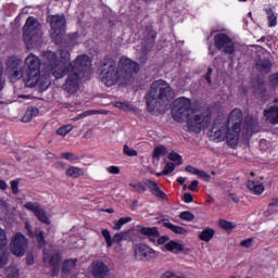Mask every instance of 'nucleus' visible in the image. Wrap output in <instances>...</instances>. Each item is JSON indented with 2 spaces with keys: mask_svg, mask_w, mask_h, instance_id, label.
<instances>
[{
  "mask_svg": "<svg viewBox=\"0 0 278 278\" xmlns=\"http://www.w3.org/2000/svg\"><path fill=\"white\" fill-rule=\"evenodd\" d=\"M11 190L13 194H18V180L11 181Z\"/></svg>",
  "mask_w": 278,
  "mask_h": 278,
  "instance_id": "60",
  "label": "nucleus"
},
{
  "mask_svg": "<svg viewBox=\"0 0 278 278\" xmlns=\"http://www.w3.org/2000/svg\"><path fill=\"white\" fill-rule=\"evenodd\" d=\"M71 131H73V125H65L60 127L56 130L58 136H66L67 134H71Z\"/></svg>",
  "mask_w": 278,
  "mask_h": 278,
  "instance_id": "43",
  "label": "nucleus"
},
{
  "mask_svg": "<svg viewBox=\"0 0 278 278\" xmlns=\"http://www.w3.org/2000/svg\"><path fill=\"white\" fill-rule=\"evenodd\" d=\"M146 103L148 112H159V110L168 101L175 99V91L170 84L163 79L155 80L147 91Z\"/></svg>",
  "mask_w": 278,
  "mask_h": 278,
  "instance_id": "2",
  "label": "nucleus"
},
{
  "mask_svg": "<svg viewBox=\"0 0 278 278\" xmlns=\"http://www.w3.org/2000/svg\"><path fill=\"white\" fill-rule=\"evenodd\" d=\"M241 131L242 127H240V125L232 124L231 128H229L227 119L218 117L213 123L211 136L214 140H218V142L226 139L228 147H230V149H236V147H238V141L240 140Z\"/></svg>",
  "mask_w": 278,
  "mask_h": 278,
  "instance_id": "4",
  "label": "nucleus"
},
{
  "mask_svg": "<svg viewBox=\"0 0 278 278\" xmlns=\"http://www.w3.org/2000/svg\"><path fill=\"white\" fill-rule=\"evenodd\" d=\"M152 48H149L147 45H142L141 47V55L139 56V62L141 64H147V60H149L148 53L151 51Z\"/></svg>",
  "mask_w": 278,
  "mask_h": 278,
  "instance_id": "35",
  "label": "nucleus"
},
{
  "mask_svg": "<svg viewBox=\"0 0 278 278\" xmlns=\"http://www.w3.org/2000/svg\"><path fill=\"white\" fill-rule=\"evenodd\" d=\"M143 184L147 188H149L150 192H152L154 197H157L159 199L163 200L166 199V193H164V191H161L160 186H157V182L151 179H146Z\"/></svg>",
  "mask_w": 278,
  "mask_h": 278,
  "instance_id": "18",
  "label": "nucleus"
},
{
  "mask_svg": "<svg viewBox=\"0 0 278 278\" xmlns=\"http://www.w3.org/2000/svg\"><path fill=\"white\" fill-rule=\"evenodd\" d=\"M168 160H170L172 162H178L177 166H181V164H182L181 155H179V153H177V152L169 153Z\"/></svg>",
  "mask_w": 278,
  "mask_h": 278,
  "instance_id": "46",
  "label": "nucleus"
},
{
  "mask_svg": "<svg viewBox=\"0 0 278 278\" xmlns=\"http://www.w3.org/2000/svg\"><path fill=\"white\" fill-rule=\"evenodd\" d=\"M35 216L38 218V220H40V223H45V225H51V220L47 216L45 208L41 207Z\"/></svg>",
  "mask_w": 278,
  "mask_h": 278,
  "instance_id": "33",
  "label": "nucleus"
},
{
  "mask_svg": "<svg viewBox=\"0 0 278 278\" xmlns=\"http://www.w3.org/2000/svg\"><path fill=\"white\" fill-rule=\"evenodd\" d=\"M165 251H172L173 253H180V251H184V244L176 242V241H169L164 245Z\"/></svg>",
  "mask_w": 278,
  "mask_h": 278,
  "instance_id": "28",
  "label": "nucleus"
},
{
  "mask_svg": "<svg viewBox=\"0 0 278 278\" xmlns=\"http://www.w3.org/2000/svg\"><path fill=\"white\" fill-rule=\"evenodd\" d=\"M254 92L256 94H264V92H266V85H264L263 83H258V86L254 87Z\"/></svg>",
  "mask_w": 278,
  "mask_h": 278,
  "instance_id": "56",
  "label": "nucleus"
},
{
  "mask_svg": "<svg viewBox=\"0 0 278 278\" xmlns=\"http://www.w3.org/2000/svg\"><path fill=\"white\" fill-rule=\"evenodd\" d=\"M106 170L111 175H118L121 173V168L118 166H110Z\"/></svg>",
  "mask_w": 278,
  "mask_h": 278,
  "instance_id": "61",
  "label": "nucleus"
},
{
  "mask_svg": "<svg viewBox=\"0 0 278 278\" xmlns=\"http://www.w3.org/2000/svg\"><path fill=\"white\" fill-rule=\"evenodd\" d=\"M161 223L163 224V227H166L167 229L173 231V233H177L178 236H188V229L181 226L174 225L168 219H162Z\"/></svg>",
  "mask_w": 278,
  "mask_h": 278,
  "instance_id": "20",
  "label": "nucleus"
},
{
  "mask_svg": "<svg viewBox=\"0 0 278 278\" xmlns=\"http://www.w3.org/2000/svg\"><path fill=\"white\" fill-rule=\"evenodd\" d=\"M157 240V244H166V242H168V240H170V238L168 236H162V237H156Z\"/></svg>",
  "mask_w": 278,
  "mask_h": 278,
  "instance_id": "63",
  "label": "nucleus"
},
{
  "mask_svg": "<svg viewBox=\"0 0 278 278\" xmlns=\"http://www.w3.org/2000/svg\"><path fill=\"white\" fill-rule=\"evenodd\" d=\"M130 188H134L136 190V192H138L139 194L144 193V191L147 190V187H144V185H142V182H138V184H129Z\"/></svg>",
  "mask_w": 278,
  "mask_h": 278,
  "instance_id": "49",
  "label": "nucleus"
},
{
  "mask_svg": "<svg viewBox=\"0 0 278 278\" xmlns=\"http://www.w3.org/2000/svg\"><path fill=\"white\" fill-rule=\"evenodd\" d=\"M182 200L185 203H192V201H194V197H192V193H185Z\"/></svg>",
  "mask_w": 278,
  "mask_h": 278,
  "instance_id": "62",
  "label": "nucleus"
},
{
  "mask_svg": "<svg viewBox=\"0 0 278 278\" xmlns=\"http://www.w3.org/2000/svg\"><path fill=\"white\" fill-rule=\"evenodd\" d=\"M198 177H201V179H204V181H210L212 179V176L210 174L205 173V170L198 169Z\"/></svg>",
  "mask_w": 278,
  "mask_h": 278,
  "instance_id": "58",
  "label": "nucleus"
},
{
  "mask_svg": "<svg viewBox=\"0 0 278 278\" xmlns=\"http://www.w3.org/2000/svg\"><path fill=\"white\" fill-rule=\"evenodd\" d=\"M255 66L262 75H268L273 71V62L268 59H262L260 55L255 59Z\"/></svg>",
  "mask_w": 278,
  "mask_h": 278,
  "instance_id": "15",
  "label": "nucleus"
},
{
  "mask_svg": "<svg viewBox=\"0 0 278 278\" xmlns=\"http://www.w3.org/2000/svg\"><path fill=\"white\" fill-rule=\"evenodd\" d=\"M100 79L108 88L116 86L118 81L127 86L134 81L140 64L129 58H122L118 64L114 59H104L100 63Z\"/></svg>",
  "mask_w": 278,
  "mask_h": 278,
  "instance_id": "1",
  "label": "nucleus"
},
{
  "mask_svg": "<svg viewBox=\"0 0 278 278\" xmlns=\"http://www.w3.org/2000/svg\"><path fill=\"white\" fill-rule=\"evenodd\" d=\"M60 253L58 252H48L47 250H43V262L45 264H49V266H53L52 270V277H56L58 273H60V269L56 268L60 264Z\"/></svg>",
  "mask_w": 278,
  "mask_h": 278,
  "instance_id": "14",
  "label": "nucleus"
},
{
  "mask_svg": "<svg viewBox=\"0 0 278 278\" xmlns=\"http://www.w3.org/2000/svg\"><path fill=\"white\" fill-rule=\"evenodd\" d=\"M92 66V61L90 56L83 54L78 55L75 61L71 62L68 65V76L63 85V89L68 94H75L79 90V81L84 78V73Z\"/></svg>",
  "mask_w": 278,
  "mask_h": 278,
  "instance_id": "3",
  "label": "nucleus"
},
{
  "mask_svg": "<svg viewBox=\"0 0 278 278\" xmlns=\"http://www.w3.org/2000/svg\"><path fill=\"white\" fill-rule=\"evenodd\" d=\"M127 223H131V217H122V218H119L113 225L114 231H121V229H123V225H127Z\"/></svg>",
  "mask_w": 278,
  "mask_h": 278,
  "instance_id": "34",
  "label": "nucleus"
},
{
  "mask_svg": "<svg viewBox=\"0 0 278 278\" xmlns=\"http://www.w3.org/2000/svg\"><path fill=\"white\" fill-rule=\"evenodd\" d=\"M212 124V113L208 111L199 113L193 112L187 121L189 131L200 134L202 129H206Z\"/></svg>",
  "mask_w": 278,
  "mask_h": 278,
  "instance_id": "7",
  "label": "nucleus"
},
{
  "mask_svg": "<svg viewBox=\"0 0 278 278\" xmlns=\"http://www.w3.org/2000/svg\"><path fill=\"white\" fill-rule=\"evenodd\" d=\"M123 240H131V230L117 232L113 236V244H121Z\"/></svg>",
  "mask_w": 278,
  "mask_h": 278,
  "instance_id": "25",
  "label": "nucleus"
},
{
  "mask_svg": "<svg viewBox=\"0 0 278 278\" xmlns=\"http://www.w3.org/2000/svg\"><path fill=\"white\" fill-rule=\"evenodd\" d=\"M8 244V237L5 236V231L0 229V249H3Z\"/></svg>",
  "mask_w": 278,
  "mask_h": 278,
  "instance_id": "53",
  "label": "nucleus"
},
{
  "mask_svg": "<svg viewBox=\"0 0 278 278\" xmlns=\"http://www.w3.org/2000/svg\"><path fill=\"white\" fill-rule=\"evenodd\" d=\"M269 84H270V86H274L275 88L278 87V73L271 74L269 76Z\"/></svg>",
  "mask_w": 278,
  "mask_h": 278,
  "instance_id": "57",
  "label": "nucleus"
},
{
  "mask_svg": "<svg viewBox=\"0 0 278 278\" xmlns=\"http://www.w3.org/2000/svg\"><path fill=\"white\" fill-rule=\"evenodd\" d=\"M51 73L55 79H62L67 73H68V67L60 61H55L54 63H51Z\"/></svg>",
  "mask_w": 278,
  "mask_h": 278,
  "instance_id": "16",
  "label": "nucleus"
},
{
  "mask_svg": "<svg viewBox=\"0 0 278 278\" xmlns=\"http://www.w3.org/2000/svg\"><path fill=\"white\" fill-rule=\"evenodd\" d=\"M9 77L11 81H18L23 77V70H15L12 72H9Z\"/></svg>",
  "mask_w": 278,
  "mask_h": 278,
  "instance_id": "41",
  "label": "nucleus"
},
{
  "mask_svg": "<svg viewBox=\"0 0 278 278\" xmlns=\"http://www.w3.org/2000/svg\"><path fill=\"white\" fill-rule=\"evenodd\" d=\"M139 231L142 236H147L150 242H155L156 238H160V231H157V228L155 227H143Z\"/></svg>",
  "mask_w": 278,
  "mask_h": 278,
  "instance_id": "23",
  "label": "nucleus"
},
{
  "mask_svg": "<svg viewBox=\"0 0 278 278\" xmlns=\"http://www.w3.org/2000/svg\"><path fill=\"white\" fill-rule=\"evenodd\" d=\"M214 42L216 49L226 53V55H233L236 52V46L233 45V40L229 38V36L225 34H218L214 37Z\"/></svg>",
  "mask_w": 278,
  "mask_h": 278,
  "instance_id": "9",
  "label": "nucleus"
},
{
  "mask_svg": "<svg viewBox=\"0 0 278 278\" xmlns=\"http://www.w3.org/2000/svg\"><path fill=\"white\" fill-rule=\"evenodd\" d=\"M214 233H216V231H214V229H212V228H206V229H204V230L199 235V238H200V240H202L203 242H210V240H212V238H214Z\"/></svg>",
  "mask_w": 278,
  "mask_h": 278,
  "instance_id": "31",
  "label": "nucleus"
},
{
  "mask_svg": "<svg viewBox=\"0 0 278 278\" xmlns=\"http://www.w3.org/2000/svg\"><path fill=\"white\" fill-rule=\"evenodd\" d=\"M24 207H25V210H28L29 212H33V214H35V216L42 208V206L38 202H26L24 204Z\"/></svg>",
  "mask_w": 278,
  "mask_h": 278,
  "instance_id": "32",
  "label": "nucleus"
},
{
  "mask_svg": "<svg viewBox=\"0 0 278 278\" xmlns=\"http://www.w3.org/2000/svg\"><path fill=\"white\" fill-rule=\"evenodd\" d=\"M199 186V181L198 180H193L191 182V186H189V190H191V192H199V189L197 188Z\"/></svg>",
  "mask_w": 278,
  "mask_h": 278,
  "instance_id": "64",
  "label": "nucleus"
},
{
  "mask_svg": "<svg viewBox=\"0 0 278 278\" xmlns=\"http://www.w3.org/2000/svg\"><path fill=\"white\" fill-rule=\"evenodd\" d=\"M10 248L13 255H16V257H23V255H25V251H27V238H25L21 232L15 233L12 237Z\"/></svg>",
  "mask_w": 278,
  "mask_h": 278,
  "instance_id": "11",
  "label": "nucleus"
},
{
  "mask_svg": "<svg viewBox=\"0 0 278 278\" xmlns=\"http://www.w3.org/2000/svg\"><path fill=\"white\" fill-rule=\"evenodd\" d=\"M59 55L61 58L59 62H62V64L66 65L67 62H71V52L68 50H60Z\"/></svg>",
  "mask_w": 278,
  "mask_h": 278,
  "instance_id": "39",
  "label": "nucleus"
},
{
  "mask_svg": "<svg viewBox=\"0 0 278 278\" xmlns=\"http://www.w3.org/2000/svg\"><path fill=\"white\" fill-rule=\"evenodd\" d=\"M226 121L227 125L232 123V125H239V127H242V111L240 109L232 110L228 119Z\"/></svg>",
  "mask_w": 278,
  "mask_h": 278,
  "instance_id": "22",
  "label": "nucleus"
},
{
  "mask_svg": "<svg viewBox=\"0 0 278 278\" xmlns=\"http://www.w3.org/2000/svg\"><path fill=\"white\" fill-rule=\"evenodd\" d=\"M61 156L63 157V160H68L70 162L77 160V157H75V154L71 152H64L61 154Z\"/></svg>",
  "mask_w": 278,
  "mask_h": 278,
  "instance_id": "59",
  "label": "nucleus"
},
{
  "mask_svg": "<svg viewBox=\"0 0 278 278\" xmlns=\"http://www.w3.org/2000/svg\"><path fill=\"white\" fill-rule=\"evenodd\" d=\"M45 58L48 60V62H50V66L55 62H60V60H58V55H55V52L48 51L45 53Z\"/></svg>",
  "mask_w": 278,
  "mask_h": 278,
  "instance_id": "45",
  "label": "nucleus"
},
{
  "mask_svg": "<svg viewBox=\"0 0 278 278\" xmlns=\"http://www.w3.org/2000/svg\"><path fill=\"white\" fill-rule=\"evenodd\" d=\"M42 25L34 17H28L23 27L24 42L27 45H38L42 38Z\"/></svg>",
  "mask_w": 278,
  "mask_h": 278,
  "instance_id": "5",
  "label": "nucleus"
},
{
  "mask_svg": "<svg viewBox=\"0 0 278 278\" xmlns=\"http://www.w3.org/2000/svg\"><path fill=\"white\" fill-rule=\"evenodd\" d=\"M25 64L28 68L27 72H33V73H40V59L35 55L34 53H30L26 59H25Z\"/></svg>",
  "mask_w": 278,
  "mask_h": 278,
  "instance_id": "17",
  "label": "nucleus"
},
{
  "mask_svg": "<svg viewBox=\"0 0 278 278\" xmlns=\"http://www.w3.org/2000/svg\"><path fill=\"white\" fill-rule=\"evenodd\" d=\"M267 18L269 21L268 25L269 27H275L277 25V16L275 15V12L273 9H266Z\"/></svg>",
  "mask_w": 278,
  "mask_h": 278,
  "instance_id": "37",
  "label": "nucleus"
},
{
  "mask_svg": "<svg viewBox=\"0 0 278 278\" xmlns=\"http://www.w3.org/2000/svg\"><path fill=\"white\" fill-rule=\"evenodd\" d=\"M175 170V164L174 163H167L162 170V175H170Z\"/></svg>",
  "mask_w": 278,
  "mask_h": 278,
  "instance_id": "52",
  "label": "nucleus"
},
{
  "mask_svg": "<svg viewBox=\"0 0 278 278\" xmlns=\"http://www.w3.org/2000/svg\"><path fill=\"white\" fill-rule=\"evenodd\" d=\"M35 236L37 238L39 247H45V244H47V241L45 240V231L37 229L35 231Z\"/></svg>",
  "mask_w": 278,
  "mask_h": 278,
  "instance_id": "44",
  "label": "nucleus"
},
{
  "mask_svg": "<svg viewBox=\"0 0 278 278\" xmlns=\"http://www.w3.org/2000/svg\"><path fill=\"white\" fill-rule=\"evenodd\" d=\"M264 116L267 123L271 125L278 124V106H270L269 110L264 111Z\"/></svg>",
  "mask_w": 278,
  "mask_h": 278,
  "instance_id": "21",
  "label": "nucleus"
},
{
  "mask_svg": "<svg viewBox=\"0 0 278 278\" xmlns=\"http://www.w3.org/2000/svg\"><path fill=\"white\" fill-rule=\"evenodd\" d=\"M135 258L139 262H151L157 257V252L144 243L136 244L134 248Z\"/></svg>",
  "mask_w": 278,
  "mask_h": 278,
  "instance_id": "10",
  "label": "nucleus"
},
{
  "mask_svg": "<svg viewBox=\"0 0 278 278\" xmlns=\"http://www.w3.org/2000/svg\"><path fill=\"white\" fill-rule=\"evenodd\" d=\"M91 275L94 278H110V267L102 261L91 263Z\"/></svg>",
  "mask_w": 278,
  "mask_h": 278,
  "instance_id": "13",
  "label": "nucleus"
},
{
  "mask_svg": "<svg viewBox=\"0 0 278 278\" xmlns=\"http://www.w3.org/2000/svg\"><path fill=\"white\" fill-rule=\"evenodd\" d=\"M115 108H118V110H124V112H129V110H131V105L125 102H115Z\"/></svg>",
  "mask_w": 278,
  "mask_h": 278,
  "instance_id": "54",
  "label": "nucleus"
},
{
  "mask_svg": "<svg viewBox=\"0 0 278 278\" xmlns=\"http://www.w3.org/2000/svg\"><path fill=\"white\" fill-rule=\"evenodd\" d=\"M179 218L181 220H187L188 223H192L194 220V214L190 211H185L179 214Z\"/></svg>",
  "mask_w": 278,
  "mask_h": 278,
  "instance_id": "42",
  "label": "nucleus"
},
{
  "mask_svg": "<svg viewBox=\"0 0 278 278\" xmlns=\"http://www.w3.org/2000/svg\"><path fill=\"white\" fill-rule=\"evenodd\" d=\"M192 101L187 98H178L174 102V106L172 109V116L176 123H184L192 116Z\"/></svg>",
  "mask_w": 278,
  "mask_h": 278,
  "instance_id": "6",
  "label": "nucleus"
},
{
  "mask_svg": "<svg viewBox=\"0 0 278 278\" xmlns=\"http://www.w3.org/2000/svg\"><path fill=\"white\" fill-rule=\"evenodd\" d=\"M25 86L27 88H38L43 91L47 90L51 86V80L48 76H40V72H27V76L25 78Z\"/></svg>",
  "mask_w": 278,
  "mask_h": 278,
  "instance_id": "8",
  "label": "nucleus"
},
{
  "mask_svg": "<svg viewBox=\"0 0 278 278\" xmlns=\"http://www.w3.org/2000/svg\"><path fill=\"white\" fill-rule=\"evenodd\" d=\"M48 23L51 26V36H62L66 29V17L64 15H50L47 17Z\"/></svg>",
  "mask_w": 278,
  "mask_h": 278,
  "instance_id": "12",
  "label": "nucleus"
},
{
  "mask_svg": "<svg viewBox=\"0 0 278 278\" xmlns=\"http://www.w3.org/2000/svg\"><path fill=\"white\" fill-rule=\"evenodd\" d=\"M248 188L249 190H251V192H253L254 194H262L265 190L264 185L250 180L248 182Z\"/></svg>",
  "mask_w": 278,
  "mask_h": 278,
  "instance_id": "29",
  "label": "nucleus"
},
{
  "mask_svg": "<svg viewBox=\"0 0 278 278\" xmlns=\"http://www.w3.org/2000/svg\"><path fill=\"white\" fill-rule=\"evenodd\" d=\"M143 36L144 37H143L142 45H147L149 48H153V45L155 42V38L157 36L155 30H153V26L146 27Z\"/></svg>",
  "mask_w": 278,
  "mask_h": 278,
  "instance_id": "19",
  "label": "nucleus"
},
{
  "mask_svg": "<svg viewBox=\"0 0 278 278\" xmlns=\"http://www.w3.org/2000/svg\"><path fill=\"white\" fill-rule=\"evenodd\" d=\"M161 155H166V147L161 146L154 149L153 157H156V160H160Z\"/></svg>",
  "mask_w": 278,
  "mask_h": 278,
  "instance_id": "48",
  "label": "nucleus"
},
{
  "mask_svg": "<svg viewBox=\"0 0 278 278\" xmlns=\"http://www.w3.org/2000/svg\"><path fill=\"white\" fill-rule=\"evenodd\" d=\"M77 260H67L63 263L62 273H71L75 268Z\"/></svg>",
  "mask_w": 278,
  "mask_h": 278,
  "instance_id": "36",
  "label": "nucleus"
},
{
  "mask_svg": "<svg viewBox=\"0 0 278 278\" xmlns=\"http://www.w3.org/2000/svg\"><path fill=\"white\" fill-rule=\"evenodd\" d=\"M18 268L17 267H9L7 278H18Z\"/></svg>",
  "mask_w": 278,
  "mask_h": 278,
  "instance_id": "51",
  "label": "nucleus"
},
{
  "mask_svg": "<svg viewBox=\"0 0 278 278\" xmlns=\"http://www.w3.org/2000/svg\"><path fill=\"white\" fill-rule=\"evenodd\" d=\"M240 247H242L243 249H251L253 247V238L241 241Z\"/></svg>",
  "mask_w": 278,
  "mask_h": 278,
  "instance_id": "55",
  "label": "nucleus"
},
{
  "mask_svg": "<svg viewBox=\"0 0 278 278\" xmlns=\"http://www.w3.org/2000/svg\"><path fill=\"white\" fill-rule=\"evenodd\" d=\"M219 226L222 227V229H226V230L236 229V224L231 222H227L226 219H220Z\"/></svg>",
  "mask_w": 278,
  "mask_h": 278,
  "instance_id": "47",
  "label": "nucleus"
},
{
  "mask_svg": "<svg viewBox=\"0 0 278 278\" xmlns=\"http://www.w3.org/2000/svg\"><path fill=\"white\" fill-rule=\"evenodd\" d=\"M65 175L72 179H79V177H84V175H86V172H84V168L81 167L72 166L66 169Z\"/></svg>",
  "mask_w": 278,
  "mask_h": 278,
  "instance_id": "24",
  "label": "nucleus"
},
{
  "mask_svg": "<svg viewBox=\"0 0 278 278\" xmlns=\"http://www.w3.org/2000/svg\"><path fill=\"white\" fill-rule=\"evenodd\" d=\"M102 236L105 239L106 247H112L114 244V237L112 238V235L110 233V230L102 229Z\"/></svg>",
  "mask_w": 278,
  "mask_h": 278,
  "instance_id": "40",
  "label": "nucleus"
},
{
  "mask_svg": "<svg viewBox=\"0 0 278 278\" xmlns=\"http://www.w3.org/2000/svg\"><path fill=\"white\" fill-rule=\"evenodd\" d=\"M277 207H278V199H275L268 204V207L266 211L267 216H273V214L277 212Z\"/></svg>",
  "mask_w": 278,
  "mask_h": 278,
  "instance_id": "38",
  "label": "nucleus"
},
{
  "mask_svg": "<svg viewBox=\"0 0 278 278\" xmlns=\"http://www.w3.org/2000/svg\"><path fill=\"white\" fill-rule=\"evenodd\" d=\"M124 155H127L128 157H136L138 155V151L129 148V146H124Z\"/></svg>",
  "mask_w": 278,
  "mask_h": 278,
  "instance_id": "50",
  "label": "nucleus"
},
{
  "mask_svg": "<svg viewBox=\"0 0 278 278\" xmlns=\"http://www.w3.org/2000/svg\"><path fill=\"white\" fill-rule=\"evenodd\" d=\"M245 127L248 129V135L252 136L254 131H257V118L255 117H248L245 119Z\"/></svg>",
  "mask_w": 278,
  "mask_h": 278,
  "instance_id": "27",
  "label": "nucleus"
},
{
  "mask_svg": "<svg viewBox=\"0 0 278 278\" xmlns=\"http://www.w3.org/2000/svg\"><path fill=\"white\" fill-rule=\"evenodd\" d=\"M38 114H40V111L38 110V108L36 106H31L29 108L26 113L24 114V116L22 117V123H29L31 122V119L37 116Z\"/></svg>",
  "mask_w": 278,
  "mask_h": 278,
  "instance_id": "26",
  "label": "nucleus"
},
{
  "mask_svg": "<svg viewBox=\"0 0 278 278\" xmlns=\"http://www.w3.org/2000/svg\"><path fill=\"white\" fill-rule=\"evenodd\" d=\"M9 73L12 71H23V61L16 59H10L8 62Z\"/></svg>",
  "mask_w": 278,
  "mask_h": 278,
  "instance_id": "30",
  "label": "nucleus"
}]
</instances>
